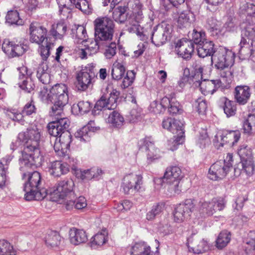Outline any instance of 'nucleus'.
<instances>
[{"mask_svg": "<svg viewBox=\"0 0 255 255\" xmlns=\"http://www.w3.org/2000/svg\"><path fill=\"white\" fill-rule=\"evenodd\" d=\"M18 138L25 143L20 160L21 165L31 168L41 166L44 158L39 148L41 138L40 130L36 127L28 128L26 131L19 133Z\"/></svg>", "mask_w": 255, "mask_h": 255, "instance_id": "f257e3e1", "label": "nucleus"}, {"mask_svg": "<svg viewBox=\"0 0 255 255\" xmlns=\"http://www.w3.org/2000/svg\"><path fill=\"white\" fill-rule=\"evenodd\" d=\"M23 178L25 180L23 190L26 200H41L47 197V190L41 188V177L39 172L24 173Z\"/></svg>", "mask_w": 255, "mask_h": 255, "instance_id": "f03ea898", "label": "nucleus"}, {"mask_svg": "<svg viewBox=\"0 0 255 255\" xmlns=\"http://www.w3.org/2000/svg\"><path fill=\"white\" fill-rule=\"evenodd\" d=\"M53 105L50 112L51 116H62L64 107L69 100L67 86L64 84H57L50 89Z\"/></svg>", "mask_w": 255, "mask_h": 255, "instance_id": "7ed1b4c3", "label": "nucleus"}, {"mask_svg": "<svg viewBox=\"0 0 255 255\" xmlns=\"http://www.w3.org/2000/svg\"><path fill=\"white\" fill-rule=\"evenodd\" d=\"M95 37L105 44L110 42L114 33L113 21L108 17H100L94 21Z\"/></svg>", "mask_w": 255, "mask_h": 255, "instance_id": "20e7f679", "label": "nucleus"}, {"mask_svg": "<svg viewBox=\"0 0 255 255\" xmlns=\"http://www.w3.org/2000/svg\"><path fill=\"white\" fill-rule=\"evenodd\" d=\"M75 183L71 178H66L58 181L50 192V199L54 202H59L61 199L74 198Z\"/></svg>", "mask_w": 255, "mask_h": 255, "instance_id": "39448f33", "label": "nucleus"}, {"mask_svg": "<svg viewBox=\"0 0 255 255\" xmlns=\"http://www.w3.org/2000/svg\"><path fill=\"white\" fill-rule=\"evenodd\" d=\"M235 54L231 50L224 47L217 48L211 58V62L215 67L221 71L233 65Z\"/></svg>", "mask_w": 255, "mask_h": 255, "instance_id": "423d86ee", "label": "nucleus"}, {"mask_svg": "<svg viewBox=\"0 0 255 255\" xmlns=\"http://www.w3.org/2000/svg\"><path fill=\"white\" fill-rule=\"evenodd\" d=\"M233 156L228 153L226 159L213 164L209 169L208 177L213 180L223 179L232 168Z\"/></svg>", "mask_w": 255, "mask_h": 255, "instance_id": "0eeeda50", "label": "nucleus"}, {"mask_svg": "<svg viewBox=\"0 0 255 255\" xmlns=\"http://www.w3.org/2000/svg\"><path fill=\"white\" fill-rule=\"evenodd\" d=\"M242 39L240 43V53L243 55L251 54L254 50L253 45L255 40V26L253 23L243 24Z\"/></svg>", "mask_w": 255, "mask_h": 255, "instance_id": "6e6552de", "label": "nucleus"}, {"mask_svg": "<svg viewBox=\"0 0 255 255\" xmlns=\"http://www.w3.org/2000/svg\"><path fill=\"white\" fill-rule=\"evenodd\" d=\"M226 203V201L222 197L214 198L211 201H200V214L203 217L212 216L218 211L223 210Z\"/></svg>", "mask_w": 255, "mask_h": 255, "instance_id": "1a4fd4ad", "label": "nucleus"}, {"mask_svg": "<svg viewBox=\"0 0 255 255\" xmlns=\"http://www.w3.org/2000/svg\"><path fill=\"white\" fill-rule=\"evenodd\" d=\"M119 95V92L117 90H113L110 94L103 95L100 99L96 102L92 114L94 115H99L103 109L109 110L114 109L117 106V101Z\"/></svg>", "mask_w": 255, "mask_h": 255, "instance_id": "9d476101", "label": "nucleus"}, {"mask_svg": "<svg viewBox=\"0 0 255 255\" xmlns=\"http://www.w3.org/2000/svg\"><path fill=\"white\" fill-rule=\"evenodd\" d=\"M142 177L140 175L130 173L123 178L122 187L126 194H133L138 192L142 184Z\"/></svg>", "mask_w": 255, "mask_h": 255, "instance_id": "9b49d317", "label": "nucleus"}, {"mask_svg": "<svg viewBox=\"0 0 255 255\" xmlns=\"http://www.w3.org/2000/svg\"><path fill=\"white\" fill-rule=\"evenodd\" d=\"M63 115L62 116H54L56 120L50 123L48 126L49 133L56 138L67 130L69 127L70 121L67 118H59V117H62Z\"/></svg>", "mask_w": 255, "mask_h": 255, "instance_id": "f8f14e48", "label": "nucleus"}, {"mask_svg": "<svg viewBox=\"0 0 255 255\" xmlns=\"http://www.w3.org/2000/svg\"><path fill=\"white\" fill-rule=\"evenodd\" d=\"M140 148L146 152L147 160L150 163L160 157L159 150L155 147L154 141L151 137H146L138 142Z\"/></svg>", "mask_w": 255, "mask_h": 255, "instance_id": "ddd939ff", "label": "nucleus"}, {"mask_svg": "<svg viewBox=\"0 0 255 255\" xmlns=\"http://www.w3.org/2000/svg\"><path fill=\"white\" fill-rule=\"evenodd\" d=\"M29 40L32 43L41 45L47 39V30L37 22H32L29 27Z\"/></svg>", "mask_w": 255, "mask_h": 255, "instance_id": "4468645a", "label": "nucleus"}, {"mask_svg": "<svg viewBox=\"0 0 255 255\" xmlns=\"http://www.w3.org/2000/svg\"><path fill=\"white\" fill-rule=\"evenodd\" d=\"M194 209V205L191 199L186 200L183 204L178 205L175 208L173 216L175 222L180 223L187 219Z\"/></svg>", "mask_w": 255, "mask_h": 255, "instance_id": "2eb2a0df", "label": "nucleus"}, {"mask_svg": "<svg viewBox=\"0 0 255 255\" xmlns=\"http://www.w3.org/2000/svg\"><path fill=\"white\" fill-rule=\"evenodd\" d=\"M238 153L241 160L240 166H245L248 164V166H245L247 168L246 170L249 173H253L254 165L251 148L246 144L241 145L238 149Z\"/></svg>", "mask_w": 255, "mask_h": 255, "instance_id": "dca6fc26", "label": "nucleus"}, {"mask_svg": "<svg viewBox=\"0 0 255 255\" xmlns=\"http://www.w3.org/2000/svg\"><path fill=\"white\" fill-rule=\"evenodd\" d=\"M173 124H172L171 129L169 131L174 134H177V136H174L172 139L169 140L168 144L170 146L169 149L174 151L177 148V146L181 143L183 141L182 135L184 133L183 129V123L179 120L174 119Z\"/></svg>", "mask_w": 255, "mask_h": 255, "instance_id": "f3484780", "label": "nucleus"}, {"mask_svg": "<svg viewBox=\"0 0 255 255\" xmlns=\"http://www.w3.org/2000/svg\"><path fill=\"white\" fill-rule=\"evenodd\" d=\"M171 26L166 22H162L153 32L151 41L157 46L163 44L167 41L170 33Z\"/></svg>", "mask_w": 255, "mask_h": 255, "instance_id": "a211bd4d", "label": "nucleus"}, {"mask_svg": "<svg viewBox=\"0 0 255 255\" xmlns=\"http://www.w3.org/2000/svg\"><path fill=\"white\" fill-rule=\"evenodd\" d=\"M175 50L178 55L184 59L189 60L194 50V45L192 41L182 39L176 43Z\"/></svg>", "mask_w": 255, "mask_h": 255, "instance_id": "6ab92c4d", "label": "nucleus"}, {"mask_svg": "<svg viewBox=\"0 0 255 255\" xmlns=\"http://www.w3.org/2000/svg\"><path fill=\"white\" fill-rule=\"evenodd\" d=\"M72 135L68 129L60 134L54 144L55 151L59 155L64 154L68 149L71 142Z\"/></svg>", "mask_w": 255, "mask_h": 255, "instance_id": "aec40b11", "label": "nucleus"}, {"mask_svg": "<svg viewBox=\"0 0 255 255\" xmlns=\"http://www.w3.org/2000/svg\"><path fill=\"white\" fill-rule=\"evenodd\" d=\"M94 76L92 71L88 68L82 69L77 74L76 88L79 91L86 90L91 83L92 78Z\"/></svg>", "mask_w": 255, "mask_h": 255, "instance_id": "412c9836", "label": "nucleus"}, {"mask_svg": "<svg viewBox=\"0 0 255 255\" xmlns=\"http://www.w3.org/2000/svg\"><path fill=\"white\" fill-rule=\"evenodd\" d=\"M221 80H206L197 81L196 85L200 87L202 93L204 95L213 94L218 89L222 86Z\"/></svg>", "mask_w": 255, "mask_h": 255, "instance_id": "4be33fe9", "label": "nucleus"}, {"mask_svg": "<svg viewBox=\"0 0 255 255\" xmlns=\"http://www.w3.org/2000/svg\"><path fill=\"white\" fill-rule=\"evenodd\" d=\"M234 96L238 103L245 105L251 96L250 88L247 86H238L235 89Z\"/></svg>", "mask_w": 255, "mask_h": 255, "instance_id": "5701e85b", "label": "nucleus"}, {"mask_svg": "<svg viewBox=\"0 0 255 255\" xmlns=\"http://www.w3.org/2000/svg\"><path fill=\"white\" fill-rule=\"evenodd\" d=\"M93 124L94 122L90 121L87 125L77 130L75 133V137L81 141H89L90 137L97 129L96 127H93Z\"/></svg>", "mask_w": 255, "mask_h": 255, "instance_id": "b1692460", "label": "nucleus"}, {"mask_svg": "<svg viewBox=\"0 0 255 255\" xmlns=\"http://www.w3.org/2000/svg\"><path fill=\"white\" fill-rule=\"evenodd\" d=\"M11 160L9 156L3 157L0 162V187L3 188L9 182L8 163Z\"/></svg>", "mask_w": 255, "mask_h": 255, "instance_id": "393cba45", "label": "nucleus"}, {"mask_svg": "<svg viewBox=\"0 0 255 255\" xmlns=\"http://www.w3.org/2000/svg\"><path fill=\"white\" fill-rule=\"evenodd\" d=\"M69 234L70 243L75 246L84 243L88 240L86 232L83 230L73 228L70 230Z\"/></svg>", "mask_w": 255, "mask_h": 255, "instance_id": "a878e982", "label": "nucleus"}, {"mask_svg": "<svg viewBox=\"0 0 255 255\" xmlns=\"http://www.w3.org/2000/svg\"><path fill=\"white\" fill-rule=\"evenodd\" d=\"M197 53L200 57L204 58L211 56L214 54L217 48H215V44L212 41L206 40L196 46Z\"/></svg>", "mask_w": 255, "mask_h": 255, "instance_id": "bb28decb", "label": "nucleus"}, {"mask_svg": "<svg viewBox=\"0 0 255 255\" xmlns=\"http://www.w3.org/2000/svg\"><path fill=\"white\" fill-rule=\"evenodd\" d=\"M69 170L67 163L61 161H55L51 162L49 167L50 173L56 177H59L67 173Z\"/></svg>", "mask_w": 255, "mask_h": 255, "instance_id": "cd10ccee", "label": "nucleus"}, {"mask_svg": "<svg viewBox=\"0 0 255 255\" xmlns=\"http://www.w3.org/2000/svg\"><path fill=\"white\" fill-rule=\"evenodd\" d=\"M181 180L165 181V193L169 196H174L179 194L182 191Z\"/></svg>", "mask_w": 255, "mask_h": 255, "instance_id": "c85d7f7f", "label": "nucleus"}, {"mask_svg": "<svg viewBox=\"0 0 255 255\" xmlns=\"http://www.w3.org/2000/svg\"><path fill=\"white\" fill-rule=\"evenodd\" d=\"M183 177V174L180 167L177 166H173L167 168L164 174L165 181L181 180Z\"/></svg>", "mask_w": 255, "mask_h": 255, "instance_id": "c756f323", "label": "nucleus"}, {"mask_svg": "<svg viewBox=\"0 0 255 255\" xmlns=\"http://www.w3.org/2000/svg\"><path fill=\"white\" fill-rule=\"evenodd\" d=\"M106 121L111 127L118 128H121L125 123L123 116L116 111H113L109 114Z\"/></svg>", "mask_w": 255, "mask_h": 255, "instance_id": "7c9ffc66", "label": "nucleus"}, {"mask_svg": "<svg viewBox=\"0 0 255 255\" xmlns=\"http://www.w3.org/2000/svg\"><path fill=\"white\" fill-rule=\"evenodd\" d=\"M44 240L48 247L54 248L60 244L62 238L58 232L51 231L45 234Z\"/></svg>", "mask_w": 255, "mask_h": 255, "instance_id": "2f4dec72", "label": "nucleus"}, {"mask_svg": "<svg viewBox=\"0 0 255 255\" xmlns=\"http://www.w3.org/2000/svg\"><path fill=\"white\" fill-rule=\"evenodd\" d=\"M195 20L194 14L190 10H186L180 13L177 22L178 26L181 28L189 26Z\"/></svg>", "mask_w": 255, "mask_h": 255, "instance_id": "473e14b6", "label": "nucleus"}, {"mask_svg": "<svg viewBox=\"0 0 255 255\" xmlns=\"http://www.w3.org/2000/svg\"><path fill=\"white\" fill-rule=\"evenodd\" d=\"M130 255H152L150 248L144 242H138L130 249Z\"/></svg>", "mask_w": 255, "mask_h": 255, "instance_id": "72a5a7b5", "label": "nucleus"}, {"mask_svg": "<svg viewBox=\"0 0 255 255\" xmlns=\"http://www.w3.org/2000/svg\"><path fill=\"white\" fill-rule=\"evenodd\" d=\"M241 137V133L239 130H231L226 131L221 136L222 146L225 143H230L234 145L237 142Z\"/></svg>", "mask_w": 255, "mask_h": 255, "instance_id": "f704fd0d", "label": "nucleus"}, {"mask_svg": "<svg viewBox=\"0 0 255 255\" xmlns=\"http://www.w3.org/2000/svg\"><path fill=\"white\" fill-rule=\"evenodd\" d=\"M108 241V232L103 230L94 235L90 240V246L92 248L103 246Z\"/></svg>", "mask_w": 255, "mask_h": 255, "instance_id": "c9c22d12", "label": "nucleus"}, {"mask_svg": "<svg viewBox=\"0 0 255 255\" xmlns=\"http://www.w3.org/2000/svg\"><path fill=\"white\" fill-rule=\"evenodd\" d=\"M219 102L221 104L223 105L224 111L227 117L233 116L236 114V107L234 102L223 97L220 99Z\"/></svg>", "mask_w": 255, "mask_h": 255, "instance_id": "e433bc0d", "label": "nucleus"}, {"mask_svg": "<svg viewBox=\"0 0 255 255\" xmlns=\"http://www.w3.org/2000/svg\"><path fill=\"white\" fill-rule=\"evenodd\" d=\"M67 27L66 24L63 21L57 23L56 26L52 25L50 32L51 35L56 39H61L65 35Z\"/></svg>", "mask_w": 255, "mask_h": 255, "instance_id": "4c0bfd02", "label": "nucleus"}, {"mask_svg": "<svg viewBox=\"0 0 255 255\" xmlns=\"http://www.w3.org/2000/svg\"><path fill=\"white\" fill-rule=\"evenodd\" d=\"M128 7L126 6H118L113 10V18L115 21L124 23L127 19Z\"/></svg>", "mask_w": 255, "mask_h": 255, "instance_id": "58836bf2", "label": "nucleus"}, {"mask_svg": "<svg viewBox=\"0 0 255 255\" xmlns=\"http://www.w3.org/2000/svg\"><path fill=\"white\" fill-rule=\"evenodd\" d=\"M241 10L246 15L247 20L252 23H255V5L246 3L241 7Z\"/></svg>", "mask_w": 255, "mask_h": 255, "instance_id": "ea45409f", "label": "nucleus"}, {"mask_svg": "<svg viewBox=\"0 0 255 255\" xmlns=\"http://www.w3.org/2000/svg\"><path fill=\"white\" fill-rule=\"evenodd\" d=\"M75 198L76 197L67 200L66 202V208L67 210H70L74 206L77 209H82L87 206V201L85 197L80 196L78 199L74 200Z\"/></svg>", "mask_w": 255, "mask_h": 255, "instance_id": "a19ab883", "label": "nucleus"}, {"mask_svg": "<svg viewBox=\"0 0 255 255\" xmlns=\"http://www.w3.org/2000/svg\"><path fill=\"white\" fill-rule=\"evenodd\" d=\"M48 67L45 63L40 65L37 69V77L44 84H47L50 82V75L47 72Z\"/></svg>", "mask_w": 255, "mask_h": 255, "instance_id": "79ce46f5", "label": "nucleus"}, {"mask_svg": "<svg viewBox=\"0 0 255 255\" xmlns=\"http://www.w3.org/2000/svg\"><path fill=\"white\" fill-rule=\"evenodd\" d=\"M73 35L75 42L77 43H82L87 40V32L86 28L83 25H78L76 29H72Z\"/></svg>", "mask_w": 255, "mask_h": 255, "instance_id": "37998d69", "label": "nucleus"}, {"mask_svg": "<svg viewBox=\"0 0 255 255\" xmlns=\"http://www.w3.org/2000/svg\"><path fill=\"white\" fill-rule=\"evenodd\" d=\"M126 71L125 66L117 61L115 62L112 67V76L113 79L119 80L121 79Z\"/></svg>", "mask_w": 255, "mask_h": 255, "instance_id": "c03bdc74", "label": "nucleus"}, {"mask_svg": "<svg viewBox=\"0 0 255 255\" xmlns=\"http://www.w3.org/2000/svg\"><path fill=\"white\" fill-rule=\"evenodd\" d=\"M140 26L139 23L134 20L133 18H129L127 22L126 30L129 33H136L141 38L142 32L140 31Z\"/></svg>", "mask_w": 255, "mask_h": 255, "instance_id": "a18cd8bd", "label": "nucleus"}, {"mask_svg": "<svg viewBox=\"0 0 255 255\" xmlns=\"http://www.w3.org/2000/svg\"><path fill=\"white\" fill-rule=\"evenodd\" d=\"M231 235L227 231L221 232L216 240V247L219 249H222L225 247L230 242Z\"/></svg>", "mask_w": 255, "mask_h": 255, "instance_id": "49530a36", "label": "nucleus"}, {"mask_svg": "<svg viewBox=\"0 0 255 255\" xmlns=\"http://www.w3.org/2000/svg\"><path fill=\"white\" fill-rule=\"evenodd\" d=\"M0 255H17L16 251L8 242L0 240Z\"/></svg>", "mask_w": 255, "mask_h": 255, "instance_id": "de8ad7c7", "label": "nucleus"}, {"mask_svg": "<svg viewBox=\"0 0 255 255\" xmlns=\"http://www.w3.org/2000/svg\"><path fill=\"white\" fill-rule=\"evenodd\" d=\"M6 21L10 25H22L23 24V21L19 18L17 10L8 11L6 16Z\"/></svg>", "mask_w": 255, "mask_h": 255, "instance_id": "09e8293b", "label": "nucleus"}, {"mask_svg": "<svg viewBox=\"0 0 255 255\" xmlns=\"http://www.w3.org/2000/svg\"><path fill=\"white\" fill-rule=\"evenodd\" d=\"M105 45L104 42L98 39L91 40L90 43L86 45L87 50L89 52V55L96 53L99 49L102 48Z\"/></svg>", "mask_w": 255, "mask_h": 255, "instance_id": "8fccbe9b", "label": "nucleus"}, {"mask_svg": "<svg viewBox=\"0 0 255 255\" xmlns=\"http://www.w3.org/2000/svg\"><path fill=\"white\" fill-rule=\"evenodd\" d=\"M73 3L77 8L85 14L92 12V8L87 0H73Z\"/></svg>", "mask_w": 255, "mask_h": 255, "instance_id": "3c124183", "label": "nucleus"}, {"mask_svg": "<svg viewBox=\"0 0 255 255\" xmlns=\"http://www.w3.org/2000/svg\"><path fill=\"white\" fill-rule=\"evenodd\" d=\"M192 35V39L189 40L192 41L194 45L195 44L196 46H198L199 44L207 40L205 33L202 30L198 31L197 30L194 29Z\"/></svg>", "mask_w": 255, "mask_h": 255, "instance_id": "603ef678", "label": "nucleus"}, {"mask_svg": "<svg viewBox=\"0 0 255 255\" xmlns=\"http://www.w3.org/2000/svg\"><path fill=\"white\" fill-rule=\"evenodd\" d=\"M105 47V50L104 53V56L107 59H111L117 53V48L115 42H109L105 44L103 47Z\"/></svg>", "mask_w": 255, "mask_h": 255, "instance_id": "864d4df0", "label": "nucleus"}, {"mask_svg": "<svg viewBox=\"0 0 255 255\" xmlns=\"http://www.w3.org/2000/svg\"><path fill=\"white\" fill-rule=\"evenodd\" d=\"M90 103L88 101H80L77 105H74L72 110L75 112L78 110L81 115L88 113L91 110Z\"/></svg>", "mask_w": 255, "mask_h": 255, "instance_id": "5fc2aeb1", "label": "nucleus"}, {"mask_svg": "<svg viewBox=\"0 0 255 255\" xmlns=\"http://www.w3.org/2000/svg\"><path fill=\"white\" fill-rule=\"evenodd\" d=\"M254 128H255V115L250 114L243 123V129L245 132L250 133Z\"/></svg>", "mask_w": 255, "mask_h": 255, "instance_id": "6e6d98bb", "label": "nucleus"}, {"mask_svg": "<svg viewBox=\"0 0 255 255\" xmlns=\"http://www.w3.org/2000/svg\"><path fill=\"white\" fill-rule=\"evenodd\" d=\"M164 204L161 203H157L153 205L151 210L146 215V219L148 220L153 219L156 215H159L163 210Z\"/></svg>", "mask_w": 255, "mask_h": 255, "instance_id": "4d7b16f0", "label": "nucleus"}, {"mask_svg": "<svg viewBox=\"0 0 255 255\" xmlns=\"http://www.w3.org/2000/svg\"><path fill=\"white\" fill-rule=\"evenodd\" d=\"M135 78V73L133 71H128L126 76L124 78L121 87L126 89L131 85Z\"/></svg>", "mask_w": 255, "mask_h": 255, "instance_id": "13d9d810", "label": "nucleus"}, {"mask_svg": "<svg viewBox=\"0 0 255 255\" xmlns=\"http://www.w3.org/2000/svg\"><path fill=\"white\" fill-rule=\"evenodd\" d=\"M194 106L199 114L204 115L205 114L208 107L206 100L199 98L196 101Z\"/></svg>", "mask_w": 255, "mask_h": 255, "instance_id": "bf43d9fd", "label": "nucleus"}, {"mask_svg": "<svg viewBox=\"0 0 255 255\" xmlns=\"http://www.w3.org/2000/svg\"><path fill=\"white\" fill-rule=\"evenodd\" d=\"M51 44L50 42H46L45 45H41L39 48L40 55L43 60H46L50 55V50Z\"/></svg>", "mask_w": 255, "mask_h": 255, "instance_id": "052dcab7", "label": "nucleus"}, {"mask_svg": "<svg viewBox=\"0 0 255 255\" xmlns=\"http://www.w3.org/2000/svg\"><path fill=\"white\" fill-rule=\"evenodd\" d=\"M208 23L210 26V28L212 30L215 31L216 34L221 33L223 29L221 28V24L220 22L217 21L216 19L211 17L208 20Z\"/></svg>", "mask_w": 255, "mask_h": 255, "instance_id": "680f3d73", "label": "nucleus"}, {"mask_svg": "<svg viewBox=\"0 0 255 255\" xmlns=\"http://www.w3.org/2000/svg\"><path fill=\"white\" fill-rule=\"evenodd\" d=\"M149 110L156 115L162 114L165 111L164 108L157 101H154L150 104Z\"/></svg>", "mask_w": 255, "mask_h": 255, "instance_id": "e2e57ef3", "label": "nucleus"}, {"mask_svg": "<svg viewBox=\"0 0 255 255\" xmlns=\"http://www.w3.org/2000/svg\"><path fill=\"white\" fill-rule=\"evenodd\" d=\"M39 97L44 102L48 103L50 102L53 104L52 96L51 94L50 90L43 88L40 92Z\"/></svg>", "mask_w": 255, "mask_h": 255, "instance_id": "0e129e2a", "label": "nucleus"}, {"mask_svg": "<svg viewBox=\"0 0 255 255\" xmlns=\"http://www.w3.org/2000/svg\"><path fill=\"white\" fill-rule=\"evenodd\" d=\"M18 84L20 88L27 93H30L34 88V84L30 79L23 80L21 83L19 82Z\"/></svg>", "mask_w": 255, "mask_h": 255, "instance_id": "69168bd1", "label": "nucleus"}, {"mask_svg": "<svg viewBox=\"0 0 255 255\" xmlns=\"http://www.w3.org/2000/svg\"><path fill=\"white\" fill-rule=\"evenodd\" d=\"M14 45V44H13L12 42L5 39L4 40L2 45V50L8 56H12Z\"/></svg>", "mask_w": 255, "mask_h": 255, "instance_id": "338daca9", "label": "nucleus"}, {"mask_svg": "<svg viewBox=\"0 0 255 255\" xmlns=\"http://www.w3.org/2000/svg\"><path fill=\"white\" fill-rule=\"evenodd\" d=\"M141 119V111L138 109H132L130 112L128 119L130 123H135Z\"/></svg>", "mask_w": 255, "mask_h": 255, "instance_id": "774afa93", "label": "nucleus"}]
</instances>
